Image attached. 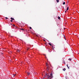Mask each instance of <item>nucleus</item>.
Returning a JSON list of instances; mask_svg holds the SVG:
<instances>
[{
  "label": "nucleus",
  "instance_id": "f257e3e1",
  "mask_svg": "<svg viewBox=\"0 0 79 79\" xmlns=\"http://www.w3.org/2000/svg\"><path fill=\"white\" fill-rule=\"evenodd\" d=\"M46 66H47V70H49L50 69V67H49L48 64H47V63H46Z\"/></svg>",
  "mask_w": 79,
  "mask_h": 79
},
{
  "label": "nucleus",
  "instance_id": "f03ea898",
  "mask_svg": "<svg viewBox=\"0 0 79 79\" xmlns=\"http://www.w3.org/2000/svg\"><path fill=\"white\" fill-rule=\"evenodd\" d=\"M48 44L49 45H50V46H52V44H51L50 43H49Z\"/></svg>",
  "mask_w": 79,
  "mask_h": 79
},
{
  "label": "nucleus",
  "instance_id": "7ed1b4c3",
  "mask_svg": "<svg viewBox=\"0 0 79 79\" xmlns=\"http://www.w3.org/2000/svg\"><path fill=\"white\" fill-rule=\"evenodd\" d=\"M20 30H22V31H24V29L23 28H21L20 29Z\"/></svg>",
  "mask_w": 79,
  "mask_h": 79
},
{
  "label": "nucleus",
  "instance_id": "20e7f679",
  "mask_svg": "<svg viewBox=\"0 0 79 79\" xmlns=\"http://www.w3.org/2000/svg\"><path fill=\"white\" fill-rule=\"evenodd\" d=\"M68 10H69V7H68L66 10L67 11H68Z\"/></svg>",
  "mask_w": 79,
  "mask_h": 79
},
{
  "label": "nucleus",
  "instance_id": "39448f33",
  "mask_svg": "<svg viewBox=\"0 0 79 79\" xmlns=\"http://www.w3.org/2000/svg\"><path fill=\"white\" fill-rule=\"evenodd\" d=\"M17 52H20V50L18 49L17 50Z\"/></svg>",
  "mask_w": 79,
  "mask_h": 79
},
{
  "label": "nucleus",
  "instance_id": "423d86ee",
  "mask_svg": "<svg viewBox=\"0 0 79 79\" xmlns=\"http://www.w3.org/2000/svg\"><path fill=\"white\" fill-rule=\"evenodd\" d=\"M63 71H65V70H66V69H65V68H64V69H63Z\"/></svg>",
  "mask_w": 79,
  "mask_h": 79
},
{
  "label": "nucleus",
  "instance_id": "0eeeda50",
  "mask_svg": "<svg viewBox=\"0 0 79 79\" xmlns=\"http://www.w3.org/2000/svg\"><path fill=\"white\" fill-rule=\"evenodd\" d=\"M27 75H29L30 74V73L28 72L27 73Z\"/></svg>",
  "mask_w": 79,
  "mask_h": 79
},
{
  "label": "nucleus",
  "instance_id": "6e6552de",
  "mask_svg": "<svg viewBox=\"0 0 79 79\" xmlns=\"http://www.w3.org/2000/svg\"><path fill=\"white\" fill-rule=\"evenodd\" d=\"M11 20H14V19H15L14 18H13L11 17Z\"/></svg>",
  "mask_w": 79,
  "mask_h": 79
},
{
  "label": "nucleus",
  "instance_id": "1a4fd4ad",
  "mask_svg": "<svg viewBox=\"0 0 79 79\" xmlns=\"http://www.w3.org/2000/svg\"><path fill=\"white\" fill-rule=\"evenodd\" d=\"M67 66L68 68V69H69V67L68 66V65H67Z\"/></svg>",
  "mask_w": 79,
  "mask_h": 79
},
{
  "label": "nucleus",
  "instance_id": "9d476101",
  "mask_svg": "<svg viewBox=\"0 0 79 79\" xmlns=\"http://www.w3.org/2000/svg\"><path fill=\"white\" fill-rule=\"evenodd\" d=\"M58 19H60V17L58 16Z\"/></svg>",
  "mask_w": 79,
  "mask_h": 79
},
{
  "label": "nucleus",
  "instance_id": "9b49d317",
  "mask_svg": "<svg viewBox=\"0 0 79 79\" xmlns=\"http://www.w3.org/2000/svg\"><path fill=\"white\" fill-rule=\"evenodd\" d=\"M71 60H72V59L69 58L68 59V60H69V61H71Z\"/></svg>",
  "mask_w": 79,
  "mask_h": 79
},
{
  "label": "nucleus",
  "instance_id": "f8f14e48",
  "mask_svg": "<svg viewBox=\"0 0 79 79\" xmlns=\"http://www.w3.org/2000/svg\"><path fill=\"white\" fill-rule=\"evenodd\" d=\"M56 1L57 3H58L59 2V0H56Z\"/></svg>",
  "mask_w": 79,
  "mask_h": 79
},
{
  "label": "nucleus",
  "instance_id": "ddd939ff",
  "mask_svg": "<svg viewBox=\"0 0 79 79\" xmlns=\"http://www.w3.org/2000/svg\"><path fill=\"white\" fill-rule=\"evenodd\" d=\"M63 5H65V2H64L63 3Z\"/></svg>",
  "mask_w": 79,
  "mask_h": 79
},
{
  "label": "nucleus",
  "instance_id": "4468645a",
  "mask_svg": "<svg viewBox=\"0 0 79 79\" xmlns=\"http://www.w3.org/2000/svg\"><path fill=\"white\" fill-rule=\"evenodd\" d=\"M5 19H8V18L7 17H6Z\"/></svg>",
  "mask_w": 79,
  "mask_h": 79
},
{
  "label": "nucleus",
  "instance_id": "2eb2a0df",
  "mask_svg": "<svg viewBox=\"0 0 79 79\" xmlns=\"http://www.w3.org/2000/svg\"><path fill=\"white\" fill-rule=\"evenodd\" d=\"M64 38L65 39V40H66V37H65V36H64Z\"/></svg>",
  "mask_w": 79,
  "mask_h": 79
},
{
  "label": "nucleus",
  "instance_id": "dca6fc26",
  "mask_svg": "<svg viewBox=\"0 0 79 79\" xmlns=\"http://www.w3.org/2000/svg\"><path fill=\"white\" fill-rule=\"evenodd\" d=\"M30 29H32V27H30Z\"/></svg>",
  "mask_w": 79,
  "mask_h": 79
},
{
  "label": "nucleus",
  "instance_id": "f3484780",
  "mask_svg": "<svg viewBox=\"0 0 79 79\" xmlns=\"http://www.w3.org/2000/svg\"><path fill=\"white\" fill-rule=\"evenodd\" d=\"M13 26H15V25L13 24Z\"/></svg>",
  "mask_w": 79,
  "mask_h": 79
},
{
  "label": "nucleus",
  "instance_id": "a211bd4d",
  "mask_svg": "<svg viewBox=\"0 0 79 79\" xmlns=\"http://www.w3.org/2000/svg\"><path fill=\"white\" fill-rule=\"evenodd\" d=\"M14 77H15V76L16 74H13Z\"/></svg>",
  "mask_w": 79,
  "mask_h": 79
},
{
  "label": "nucleus",
  "instance_id": "6ab92c4d",
  "mask_svg": "<svg viewBox=\"0 0 79 79\" xmlns=\"http://www.w3.org/2000/svg\"><path fill=\"white\" fill-rule=\"evenodd\" d=\"M10 21H11V22H13V20H10Z\"/></svg>",
  "mask_w": 79,
  "mask_h": 79
},
{
  "label": "nucleus",
  "instance_id": "aec40b11",
  "mask_svg": "<svg viewBox=\"0 0 79 79\" xmlns=\"http://www.w3.org/2000/svg\"><path fill=\"white\" fill-rule=\"evenodd\" d=\"M29 48H28L27 49V50H28V49H29Z\"/></svg>",
  "mask_w": 79,
  "mask_h": 79
},
{
  "label": "nucleus",
  "instance_id": "412c9836",
  "mask_svg": "<svg viewBox=\"0 0 79 79\" xmlns=\"http://www.w3.org/2000/svg\"><path fill=\"white\" fill-rule=\"evenodd\" d=\"M66 11H65V13H66Z\"/></svg>",
  "mask_w": 79,
  "mask_h": 79
},
{
  "label": "nucleus",
  "instance_id": "4be33fe9",
  "mask_svg": "<svg viewBox=\"0 0 79 79\" xmlns=\"http://www.w3.org/2000/svg\"><path fill=\"white\" fill-rule=\"evenodd\" d=\"M68 2H69V1H68Z\"/></svg>",
  "mask_w": 79,
  "mask_h": 79
},
{
  "label": "nucleus",
  "instance_id": "5701e85b",
  "mask_svg": "<svg viewBox=\"0 0 79 79\" xmlns=\"http://www.w3.org/2000/svg\"><path fill=\"white\" fill-rule=\"evenodd\" d=\"M11 24V25H12V24Z\"/></svg>",
  "mask_w": 79,
  "mask_h": 79
},
{
  "label": "nucleus",
  "instance_id": "b1692460",
  "mask_svg": "<svg viewBox=\"0 0 79 79\" xmlns=\"http://www.w3.org/2000/svg\"><path fill=\"white\" fill-rule=\"evenodd\" d=\"M78 54H79V53H78Z\"/></svg>",
  "mask_w": 79,
  "mask_h": 79
}]
</instances>
